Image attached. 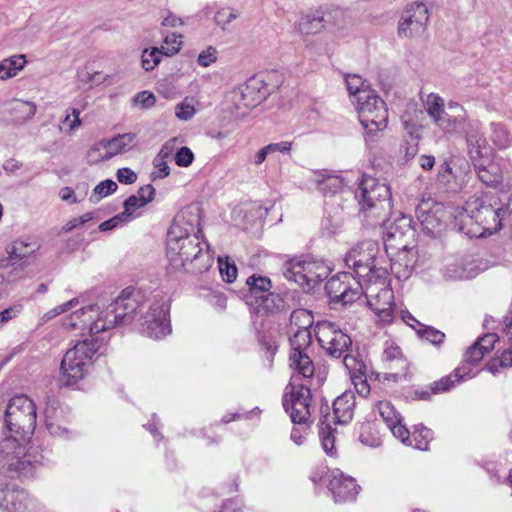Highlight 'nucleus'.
Returning a JSON list of instances; mask_svg holds the SVG:
<instances>
[{"instance_id":"1","label":"nucleus","mask_w":512,"mask_h":512,"mask_svg":"<svg viewBox=\"0 0 512 512\" xmlns=\"http://www.w3.org/2000/svg\"><path fill=\"white\" fill-rule=\"evenodd\" d=\"M142 308L141 293L132 288H126L105 307L94 304L74 311L63 325L68 330H87L90 334H98L119 325L138 321V312Z\"/></svg>"},{"instance_id":"2","label":"nucleus","mask_w":512,"mask_h":512,"mask_svg":"<svg viewBox=\"0 0 512 512\" xmlns=\"http://www.w3.org/2000/svg\"><path fill=\"white\" fill-rule=\"evenodd\" d=\"M199 233L192 222L186 221L185 212L176 216L166 241L167 257L173 268L190 265L192 272L202 273L212 266L213 256L208 244L200 240Z\"/></svg>"},{"instance_id":"3","label":"nucleus","mask_w":512,"mask_h":512,"mask_svg":"<svg viewBox=\"0 0 512 512\" xmlns=\"http://www.w3.org/2000/svg\"><path fill=\"white\" fill-rule=\"evenodd\" d=\"M444 132L454 133L464 131L471 159L477 160L482 156V147L486 139L480 134V126L476 121H468L465 108L456 101H449L446 107L433 121Z\"/></svg>"},{"instance_id":"4","label":"nucleus","mask_w":512,"mask_h":512,"mask_svg":"<svg viewBox=\"0 0 512 512\" xmlns=\"http://www.w3.org/2000/svg\"><path fill=\"white\" fill-rule=\"evenodd\" d=\"M355 197L360 212L371 219L373 225L386 222L392 211L391 189L386 181L363 176Z\"/></svg>"},{"instance_id":"5","label":"nucleus","mask_w":512,"mask_h":512,"mask_svg":"<svg viewBox=\"0 0 512 512\" xmlns=\"http://www.w3.org/2000/svg\"><path fill=\"white\" fill-rule=\"evenodd\" d=\"M80 331L85 338L70 348L61 361L60 381L65 386H72L84 378L102 345V340L95 337L96 334H90L87 330Z\"/></svg>"},{"instance_id":"6","label":"nucleus","mask_w":512,"mask_h":512,"mask_svg":"<svg viewBox=\"0 0 512 512\" xmlns=\"http://www.w3.org/2000/svg\"><path fill=\"white\" fill-rule=\"evenodd\" d=\"M352 103L364 129L365 141H376L388 125L386 103L374 90L361 92L360 98L352 100Z\"/></svg>"},{"instance_id":"7","label":"nucleus","mask_w":512,"mask_h":512,"mask_svg":"<svg viewBox=\"0 0 512 512\" xmlns=\"http://www.w3.org/2000/svg\"><path fill=\"white\" fill-rule=\"evenodd\" d=\"M460 214V230H464L473 221L482 228L481 231H467V234L475 237L490 236L501 229L503 221H508L507 207L493 208L491 205H484L479 199L468 201L464 213Z\"/></svg>"},{"instance_id":"8","label":"nucleus","mask_w":512,"mask_h":512,"mask_svg":"<svg viewBox=\"0 0 512 512\" xmlns=\"http://www.w3.org/2000/svg\"><path fill=\"white\" fill-rule=\"evenodd\" d=\"M29 439H22L14 433L0 440V466L20 477H31L41 464L31 453L26 451Z\"/></svg>"},{"instance_id":"9","label":"nucleus","mask_w":512,"mask_h":512,"mask_svg":"<svg viewBox=\"0 0 512 512\" xmlns=\"http://www.w3.org/2000/svg\"><path fill=\"white\" fill-rule=\"evenodd\" d=\"M379 247L373 241H363L353 247L345 256L346 265L353 269L359 279L367 284L375 279L387 277L386 267L380 265Z\"/></svg>"},{"instance_id":"10","label":"nucleus","mask_w":512,"mask_h":512,"mask_svg":"<svg viewBox=\"0 0 512 512\" xmlns=\"http://www.w3.org/2000/svg\"><path fill=\"white\" fill-rule=\"evenodd\" d=\"M37 408L32 399L24 394L13 396L5 410V424L9 433L22 439H30L36 428Z\"/></svg>"},{"instance_id":"11","label":"nucleus","mask_w":512,"mask_h":512,"mask_svg":"<svg viewBox=\"0 0 512 512\" xmlns=\"http://www.w3.org/2000/svg\"><path fill=\"white\" fill-rule=\"evenodd\" d=\"M331 272L328 264L323 260L305 258L292 259L285 265V277L296 282L305 291L313 289L325 280Z\"/></svg>"},{"instance_id":"12","label":"nucleus","mask_w":512,"mask_h":512,"mask_svg":"<svg viewBox=\"0 0 512 512\" xmlns=\"http://www.w3.org/2000/svg\"><path fill=\"white\" fill-rule=\"evenodd\" d=\"M369 307L374 311L377 323L391 324L395 319L394 295L386 283V277L366 284L363 291Z\"/></svg>"},{"instance_id":"13","label":"nucleus","mask_w":512,"mask_h":512,"mask_svg":"<svg viewBox=\"0 0 512 512\" xmlns=\"http://www.w3.org/2000/svg\"><path fill=\"white\" fill-rule=\"evenodd\" d=\"M269 94L264 80L252 78L246 84L233 89L229 93V101L237 115H245L250 109L260 104Z\"/></svg>"},{"instance_id":"14","label":"nucleus","mask_w":512,"mask_h":512,"mask_svg":"<svg viewBox=\"0 0 512 512\" xmlns=\"http://www.w3.org/2000/svg\"><path fill=\"white\" fill-rule=\"evenodd\" d=\"M316 338L321 348L334 358H340L352 345L351 337L336 323L322 321L316 325Z\"/></svg>"},{"instance_id":"15","label":"nucleus","mask_w":512,"mask_h":512,"mask_svg":"<svg viewBox=\"0 0 512 512\" xmlns=\"http://www.w3.org/2000/svg\"><path fill=\"white\" fill-rule=\"evenodd\" d=\"M430 14L426 4L414 2L402 11L398 22V36L414 39L424 35L427 30Z\"/></svg>"},{"instance_id":"16","label":"nucleus","mask_w":512,"mask_h":512,"mask_svg":"<svg viewBox=\"0 0 512 512\" xmlns=\"http://www.w3.org/2000/svg\"><path fill=\"white\" fill-rule=\"evenodd\" d=\"M282 404L293 423L304 424L310 416L311 391L304 385L289 383Z\"/></svg>"},{"instance_id":"17","label":"nucleus","mask_w":512,"mask_h":512,"mask_svg":"<svg viewBox=\"0 0 512 512\" xmlns=\"http://www.w3.org/2000/svg\"><path fill=\"white\" fill-rule=\"evenodd\" d=\"M167 315L168 306L164 302H154L146 314L138 318L141 332L156 340L170 334L171 327Z\"/></svg>"},{"instance_id":"18","label":"nucleus","mask_w":512,"mask_h":512,"mask_svg":"<svg viewBox=\"0 0 512 512\" xmlns=\"http://www.w3.org/2000/svg\"><path fill=\"white\" fill-rule=\"evenodd\" d=\"M325 288L331 301L341 302L343 305L358 300L364 291L362 283L348 273L332 277Z\"/></svg>"},{"instance_id":"19","label":"nucleus","mask_w":512,"mask_h":512,"mask_svg":"<svg viewBox=\"0 0 512 512\" xmlns=\"http://www.w3.org/2000/svg\"><path fill=\"white\" fill-rule=\"evenodd\" d=\"M469 164L465 159L444 161L438 169V181L451 192L461 191L468 182Z\"/></svg>"},{"instance_id":"20","label":"nucleus","mask_w":512,"mask_h":512,"mask_svg":"<svg viewBox=\"0 0 512 512\" xmlns=\"http://www.w3.org/2000/svg\"><path fill=\"white\" fill-rule=\"evenodd\" d=\"M37 502L24 489L0 482V512H36Z\"/></svg>"},{"instance_id":"21","label":"nucleus","mask_w":512,"mask_h":512,"mask_svg":"<svg viewBox=\"0 0 512 512\" xmlns=\"http://www.w3.org/2000/svg\"><path fill=\"white\" fill-rule=\"evenodd\" d=\"M452 215H454L452 208L436 202L423 201L416 208L417 219L429 234L439 231Z\"/></svg>"},{"instance_id":"22","label":"nucleus","mask_w":512,"mask_h":512,"mask_svg":"<svg viewBox=\"0 0 512 512\" xmlns=\"http://www.w3.org/2000/svg\"><path fill=\"white\" fill-rule=\"evenodd\" d=\"M328 488L336 502L354 500L359 492L355 479L345 476L340 470L331 472Z\"/></svg>"},{"instance_id":"23","label":"nucleus","mask_w":512,"mask_h":512,"mask_svg":"<svg viewBox=\"0 0 512 512\" xmlns=\"http://www.w3.org/2000/svg\"><path fill=\"white\" fill-rule=\"evenodd\" d=\"M417 262V251L403 245L391 259L390 268L398 280H407L413 274Z\"/></svg>"},{"instance_id":"24","label":"nucleus","mask_w":512,"mask_h":512,"mask_svg":"<svg viewBox=\"0 0 512 512\" xmlns=\"http://www.w3.org/2000/svg\"><path fill=\"white\" fill-rule=\"evenodd\" d=\"M309 182L323 195H334L342 190L343 178L335 171L322 169L313 171Z\"/></svg>"},{"instance_id":"25","label":"nucleus","mask_w":512,"mask_h":512,"mask_svg":"<svg viewBox=\"0 0 512 512\" xmlns=\"http://www.w3.org/2000/svg\"><path fill=\"white\" fill-rule=\"evenodd\" d=\"M355 394L352 391H345L333 402L334 421L337 424L349 423L354 415Z\"/></svg>"},{"instance_id":"26","label":"nucleus","mask_w":512,"mask_h":512,"mask_svg":"<svg viewBox=\"0 0 512 512\" xmlns=\"http://www.w3.org/2000/svg\"><path fill=\"white\" fill-rule=\"evenodd\" d=\"M39 248L40 244L36 240L18 239L7 248V253L10 260H19L23 265H29L30 258Z\"/></svg>"},{"instance_id":"27","label":"nucleus","mask_w":512,"mask_h":512,"mask_svg":"<svg viewBox=\"0 0 512 512\" xmlns=\"http://www.w3.org/2000/svg\"><path fill=\"white\" fill-rule=\"evenodd\" d=\"M326 19L320 10L304 14L297 22V31L303 35L319 33L325 28Z\"/></svg>"},{"instance_id":"28","label":"nucleus","mask_w":512,"mask_h":512,"mask_svg":"<svg viewBox=\"0 0 512 512\" xmlns=\"http://www.w3.org/2000/svg\"><path fill=\"white\" fill-rule=\"evenodd\" d=\"M485 149H486V143L482 147L481 158H479L477 160H473V159H471V160L474 162V166L477 170V175H478V178L480 179V181L483 182L487 186H496L502 182V178H503L498 165H496L494 163H489L486 166H484L481 163H479V164L477 163V161H480L484 157Z\"/></svg>"},{"instance_id":"29","label":"nucleus","mask_w":512,"mask_h":512,"mask_svg":"<svg viewBox=\"0 0 512 512\" xmlns=\"http://www.w3.org/2000/svg\"><path fill=\"white\" fill-rule=\"evenodd\" d=\"M9 106V114L17 124H23L32 119L37 110L35 103L19 99L13 100Z\"/></svg>"},{"instance_id":"30","label":"nucleus","mask_w":512,"mask_h":512,"mask_svg":"<svg viewBox=\"0 0 512 512\" xmlns=\"http://www.w3.org/2000/svg\"><path fill=\"white\" fill-rule=\"evenodd\" d=\"M135 138V134L125 133L109 140L105 145L106 158H112L115 155L131 150L135 144Z\"/></svg>"},{"instance_id":"31","label":"nucleus","mask_w":512,"mask_h":512,"mask_svg":"<svg viewBox=\"0 0 512 512\" xmlns=\"http://www.w3.org/2000/svg\"><path fill=\"white\" fill-rule=\"evenodd\" d=\"M27 63L26 56L23 54L13 55L0 61V80L11 79L22 71Z\"/></svg>"},{"instance_id":"32","label":"nucleus","mask_w":512,"mask_h":512,"mask_svg":"<svg viewBox=\"0 0 512 512\" xmlns=\"http://www.w3.org/2000/svg\"><path fill=\"white\" fill-rule=\"evenodd\" d=\"M76 76L80 83L88 86L90 89L106 82H111L112 79L111 75L94 70L88 64L78 69Z\"/></svg>"},{"instance_id":"33","label":"nucleus","mask_w":512,"mask_h":512,"mask_svg":"<svg viewBox=\"0 0 512 512\" xmlns=\"http://www.w3.org/2000/svg\"><path fill=\"white\" fill-rule=\"evenodd\" d=\"M249 286V296L248 298L252 301L255 300V303L267 294L272 288V282L268 277L261 275H252L247 278L246 281Z\"/></svg>"},{"instance_id":"34","label":"nucleus","mask_w":512,"mask_h":512,"mask_svg":"<svg viewBox=\"0 0 512 512\" xmlns=\"http://www.w3.org/2000/svg\"><path fill=\"white\" fill-rule=\"evenodd\" d=\"M290 366L304 378H310L314 374V365L306 352H291Z\"/></svg>"},{"instance_id":"35","label":"nucleus","mask_w":512,"mask_h":512,"mask_svg":"<svg viewBox=\"0 0 512 512\" xmlns=\"http://www.w3.org/2000/svg\"><path fill=\"white\" fill-rule=\"evenodd\" d=\"M490 139L499 149H505L512 144V135L502 123L492 122L490 124Z\"/></svg>"},{"instance_id":"36","label":"nucleus","mask_w":512,"mask_h":512,"mask_svg":"<svg viewBox=\"0 0 512 512\" xmlns=\"http://www.w3.org/2000/svg\"><path fill=\"white\" fill-rule=\"evenodd\" d=\"M464 376L465 375L461 373V369L457 368L454 373L444 376L438 381L433 382L430 385V389L433 394L444 393L450 390L455 385V383L460 382Z\"/></svg>"},{"instance_id":"37","label":"nucleus","mask_w":512,"mask_h":512,"mask_svg":"<svg viewBox=\"0 0 512 512\" xmlns=\"http://www.w3.org/2000/svg\"><path fill=\"white\" fill-rule=\"evenodd\" d=\"M414 330L421 339L430 342L434 346H440L444 342L445 334L432 326L418 323V327H414Z\"/></svg>"},{"instance_id":"38","label":"nucleus","mask_w":512,"mask_h":512,"mask_svg":"<svg viewBox=\"0 0 512 512\" xmlns=\"http://www.w3.org/2000/svg\"><path fill=\"white\" fill-rule=\"evenodd\" d=\"M433 439V433L430 429L423 425H418L415 427L412 435V447L425 451L428 449V445L430 441Z\"/></svg>"},{"instance_id":"39","label":"nucleus","mask_w":512,"mask_h":512,"mask_svg":"<svg viewBox=\"0 0 512 512\" xmlns=\"http://www.w3.org/2000/svg\"><path fill=\"white\" fill-rule=\"evenodd\" d=\"M345 82L351 101L359 99L361 92L373 90L369 88L361 76L356 74L347 75Z\"/></svg>"},{"instance_id":"40","label":"nucleus","mask_w":512,"mask_h":512,"mask_svg":"<svg viewBox=\"0 0 512 512\" xmlns=\"http://www.w3.org/2000/svg\"><path fill=\"white\" fill-rule=\"evenodd\" d=\"M312 342L310 330H296L290 338L292 352H306Z\"/></svg>"},{"instance_id":"41","label":"nucleus","mask_w":512,"mask_h":512,"mask_svg":"<svg viewBox=\"0 0 512 512\" xmlns=\"http://www.w3.org/2000/svg\"><path fill=\"white\" fill-rule=\"evenodd\" d=\"M314 322L313 315L306 309H297L291 313L290 323L297 330H310Z\"/></svg>"},{"instance_id":"42","label":"nucleus","mask_w":512,"mask_h":512,"mask_svg":"<svg viewBox=\"0 0 512 512\" xmlns=\"http://www.w3.org/2000/svg\"><path fill=\"white\" fill-rule=\"evenodd\" d=\"M445 107L444 99L436 93L428 94L424 101V108L432 122L439 116V113L442 112Z\"/></svg>"},{"instance_id":"43","label":"nucleus","mask_w":512,"mask_h":512,"mask_svg":"<svg viewBox=\"0 0 512 512\" xmlns=\"http://www.w3.org/2000/svg\"><path fill=\"white\" fill-rule=\"evenodd\" d=\"M163 55L164 52L158 47L144 49L141 56L142 68L146 71L153 70L161 62Z\"/></svg>"},{"instance_id":"44","label":"nucleus","mask_w":512,"mask_h":512,"mask_svg":"<svg viewBox=\"0 0 512 512\" xmlns=\"http://www.w3.org/2000/svg\"><path fill=\"white\" fill-rule=\"evenodd\" d=\"M256 304L266 312H276L284 306V301L279 294L269 291Z\"/></svg>"},{"instance_id":"45","label":"nucleus","mask_w":512,"mask_h":512,"mask_svg":"<svg viewBox=\"0 0 512 512\" xmlns=\"http://www.w3.org/2000/svg\"><path fill=\"white\" fill-rule=\"evenodd\" d=\"M239 12L238 10L231 8V7H225L220 8L214 16V22L217 26H219L223 31L227 29L229 24L234 21L236 18H238Z\"/></svg>"},{"instance_id":"46","label":"nucleus","mask_w":512,"mask_h":512,"mask_svg":"<svg viewBox=\"0 0 512 512\" xmlns=\"http://www.w3.org/2000/svg\"><path fill=\"white\" fill-rule=\"evenodd\" d=\"M182 37L183 36L181 34L176 33H170L164 36V45L161 47V49L165 56H173L181 50Z\"/></svg>"},{"instance_id":"47","label":"nucleus","mask_w":512,"mask_h":512,"mask_svg":"<svg viewBox=\"0 0 512 512\" xmlns=\"http://www.w3.org/2000/svg\"><path fill=\"white\" fill-rule=\"evenodd\" d=\"M196 114L194 99L191 97L184 98L183 101L175 106V116L181 121H188Z\"/></svg>"},{"instance_id":"48","label":"nucleus","mask_w":512,"mask_h":512,"mask_svg":"<svg viewBox=\"0 0 512 512\" xmlns=\"http://www.w3.org/2000/svg\"><path fill=\"white\" fill-rule=\"evenodd\" d=\"M118 186L116 182L110 179H106L100 182L93 190L92 195L90 196L91 202H98L102 198L114 193L117 190Z\"/></svg>"},{"instance_id":"49","label":"nucleus","mask_w":512,"mask_h":512,"mask_svg":"<svg viewBox=\"0 0 512 512\" xmlns=\"http://www.w3.org/2000/svg\"><path fill=\"white\" fill-rule=\"evenodd\" d=\"M377 409L380 416L387 424V427L396 423L398 419H400V415L397 413L394 406L388 401H380L377 404Z\"/></svg>"},{"instance_id":"50","label":"nucleus","mask_w":512,"mask_h":512,"mask_svg":"<svg viewBox=\"0 0 512 512\" xmlns=\"http://www.w3.org/2000/svg\"><path fill=\"white\" fill-rule=\"evenodd\" d=\"M509 345L510 347L502 353L498 360L487 364L486 369L492 374L498 373L499 367H512V344Z\"/></svg>"},{"instance_id":"51","label":"nucleus","mask_w":512,"mask_h":512,"mask_svg":"<svg viewBox=\"0 0 512 512\" xmlns=\"http://www.w3.org/2000/svg\"><path fill=\"white\" fill-rule=\"evenodd\" d=\"M81 126L80 111L76 108L71 110V113L66 114L65 118L60 124V130L71 133Z\"/></svg>"},{"instance_id":"52","label":"nucleus","mask_w":512,"mask_h":512,"mask_svg":"<svg viewBox=\"0 0 512 512\" xmlns=\"http://www.w3.org/2000/svg\"><path fill=\"white\" fill-rule=\"evenodd\" d=\"M146 205L144 200H141L137 195H131L124 201V211L121 212L128 222L135 218L134 212Z\"/></svg>"},{"instance_id":"53","label":"nucleus","mask_w":512,"mask_h":512,"mask_svg":"<svg viewBox=\"0 0 512 512\" xmlns=\"http://www.w3.org/2000/svg\"><path fill=\"white\" fill-rule=\"evenodd\" d=\"M219 271L222 279L228 283H232L237 277V267L234 263H230L228 258H218Z\"/></svg>"},{"instance_id":"54","label":"nucleus","mask_w":512,"mask_h":512,"mask_svg":"<svg viewBox=\"0 0 512 512\" xmlns=\"http://www.w3.org/2000/svg\"><path fill=\"white\" fill-rule=\"evenodd\" d=\"M392 434L398 438L402 443L409 446L412 445L411 435L409 430L402 425L401 418L398 419L396 423L391 424L388 426Z\"/></svg>"},{"instance_id":"55","label":"nucleus","mask_w":512,"mask_h":512,"mask_svg":"<svg viewBox=\"0 0 512 512\" xmlns=\"http://www.w3.org/2000/svg\"><path fill=\"white\" fill-rule=\"evenodd\" d=\"M218 59V51L214 46H208L205 50L201 51L197 57V63L201 67H209Z\"/></svg>"},{"instance_id":"56","label":"nucleus","mask_w":512,"mask_h":512,"mask_svg":"<svg viewBox=\"0 0 512 512\" xmlns=\"http://www.w3.org/2000/svg\"><path fill=\"white\" fill-rule=\"evenodd\" d=\"M161 26L166 28H176L185 24L184 20L178 17L170 10H162L160 14Z\"/></svg>"},{"instance_id":"57","label":"nucleus","mask_w":512,"mask_h":512,"mask_svg":"<svg viewBox=\"0 0 512 512\" xmlns=\"http://www.w3.org/2000/svg\"><path fill=\"white\" fill-rule=\"evenodd\" d=\"M175 163L179 167H188L194 161V153L186 146L181 147L175 154Z\"/></svg>"},{"instance_id":"58","label":"nucleus","mask_w":512,"mask_h":512,"mask_svg":"<svg viewBox=\"0 0 512 512\" xmlns=\"http://www.w3.org/2000/svg\"><path fill=\"white\" fill-rule=\"evenodd\" d=\"M486 352L476 342L473 343L464 354V361L469 364H477L482 360Z\"/></svg>"},{"instance_id":"59","label":"nucleus","mask_w":512,"mask_h":512,"mask_svg":"<svg viewBox=\"0 0 512 512\" xmlns=\"http://www.w3.org/2000/svg\"><path fill=\"white\" fill-rule=\"evenodd\" d=\"M23 310V305L20 303L14 304L0 312V327L10 320L16 318Z\"/></svg>"},{"instance_id":"60","label":"nucleus","mask_w":512,"mask_h":512,"mask_svg":"<svg viewBox=\"0 0 512 512\" xmlns=\"http://www.w3.org/2000/svg\"><path fill=\"white\" fill-rule=\"evenodd\" d=\"M128 223V220L126 219V216H124L122 213H119L112 217L111 219L102 222L99 225V230L101 232L110 231L116 227L122 226L124 224Z\"/></svg>"},{"instance_id":"61","label":"nucleus","mask_w":512,"mask_h":512,"mask_svg":"<svg viewBox=\"0 0 512 512\" xmlns=\"http://www.w3.org/2000/svg\"><path fill=\"white\" fill-rule=\"evenodd\" d=\"M328 429V425L326 427H322L320 431V438L324 451L329 455H333L335 439L330 431H326Z\"/></svg>"},{"instance_id":"62","label":"nucleus","mask_w":512,"mask_h":512,"mask_svg":"<svg viewBox=\"0 0 512 512\" xmlns=\"http://www.w3.org/2000/svg\"><path fill=\"white\" fill-rule=\"evenodd\" d=\"M343 364L352 376L356 373H362V369L364 368L363 363L358 361L357 358L351 354L344 353Z\"/></svg>"},{"instance_id":"63","label":"nucleus","mask_w":512,"mask_h":512,"mask_svg":"<svg viewBox=\"0 0 512 512\" xmlns=\"http://www.w3.org/2000/svg\"><path fill=\"white\" fill-rule=\"evenodd\" d=\"M116 177L120 183L127 185L133 184L137 180V174L127 167L118 169Z\"/></svg>"},{"instance_id":"64","label":"nucleus","mask_w":512,"mask_h":512,"mask_svg":"<svg viewBox=\"0 0 512 512\" xmlns=\"http://www.w3.org/2000/svg\"><path fill=\"white\" fill-rule=\"evenodd\" d=\"M402 356L400 347L394 343H386L383 351V359L386 361H393Z\"/></svg>"}]
</instances>
